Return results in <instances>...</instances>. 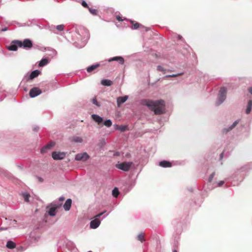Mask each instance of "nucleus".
<instances>
[{
	"instance_id": "aec40b11",
	"label": "nucleus",
	"mask_w": 252,
	"mask_h": 252,
	"mask_svg": "<svg viewBox=\"0 0 252 252\" xmlns=\"http://www.w3.org/2000/svg\"><path fill=\"white\" fill-rule=\"evenodd\" d=\"M159 165L162 167H170L172 166V163L167 160H162L159 162Z\"/></svg>"
},
{
	"instance_id": "9d476101",
	"label": "nucleus",
	"mask_w": 252,
	"mask_h": 252,
	"mask_svg": "<svg viewBox=\"0 0 252 252\" xmlns=\"http://www.w3.org/2000/svg\"><path fill=\"white\" fill-rule=\"evenodd\" d=\"M89 158V155L86 152L77 154L75 157V159L77 161H86Z\"/></svg>"
},
{
	"instance_id": "0e129e2a",
	"label": "nucleus",
	"mask_w": 252,
	"mask_h": 252,
	"mask_svg": "<svg viewBox=\"0 0 252 252\" xmlns=\"http://www.w3.org/2000/svg\"><path fill=\"white\" fill-rule=\"evenodd\" d=\"M39 180L40 181H41L42 180V179L41 178H39Z\"/></svg>"
},
{
	"instance_id": "4be33fe9",
	"label": "nucleus",
	"mask_w": 252,
	"mask_h": 252,
	"mask_svg": "<svg viewBox=\"0 0 252 252\" xmlns=\"http://www.w3.org/2000/svg\"><path fill=\"white\" fill-rule=\"evenodd\" d=\"M224 182L223 181H220L218 183H216V182L214 183L211 187L208 188V189L211 190L215 188H217L218 187H221L224 184Z\"/></svg>"
},
{
	"instance_id": "864d4df0",
	"label": "nucleus",
	"mask_w": 252,
	"mask_h": 252,
	"mask_svg": "<svg viewBox=\"0 0 252 252\" xmlns=\"http://www.w3.org/2000/svg\"><path fill=\"white\" fill-rule=\"evenodd\" d=\"M177 37H178V39H180V40H181L183 38L182 36L181 35H178Z\"/></svg>"
},
{
	"instance_id": "09e8293b",
	"label": "nucleus",
	"mask_w": 252,
	"mask_h": 252,
	"mask_svg": "<svg viewBox=\"0 0 252 252\" xmlns=\"http://www.w3.org/2000/svg\"><path fill=\"white\" fill-rule=\"evenodd\" d=\"M5 97V95L4 96H3V94L0 96V101H1Z\"/></svg>"
},
{
	"instance_id": "58836bf2",
	"label": "nucleus",
	"mask_w": 252,
	"mask_h": 252,
	"mask_svg": "<svg viewBox=\"0 0 252 252\" xmlns=\"http://www.w3.org/2000/svg\"><path fill=\"white\" fill-rule=\"evenodd\" d=\"M49 51L51 52L50 56H52V57L56 56L57 55V52L54 49H49Z\"/></svg>"
},
{
	"instance_id": "4c0bfd02",
	"label": "nucleus",
	"mask_w": 252,
	"mask_h": 252,
	"mask_svg": "<svg viewBox=\"0 0 252 252\" xmlns=\"http://www.w3.org/2000/svg\"><path fill=\"white\" fill-rule=\"evenodd\" d=\"M116 19L119 21V22H123V21H126V22H128V19H126V18H124V19H122V17L119 15H117L116 16Z\"/></svg>"
},
{
	"instance_id": "e433bc0d",
	"label": "nucleus",
	"mask_w": 252,
	"mask_h": 252,
	"mask_svg": "<svg viewBox=\"0 0 252 252\" xmlns=\"http://www.w3.org/2000/svg\"><path fill=\"white\" fill-rule=\"evenodd\" d=\"M48 29L51 32H53L55 33H58V32H56V29L55 26H54V25L49 26Z\"/></svg>"
},
{
	"instance_id": "c9c22d12",
	"label": "nucleus",
	"mask_w": 252,
	"mask_h": 252,
	"mask_svg": "<svg viewBox=\"0 0 252 252\" xmlns=\"http://www.w3.org/2000/svg\"><path fill=\"white\" fill-rule=\"evenodd\" d=\"M64 25L63 24L59 25L56 26V29L59 32L63 31L64 30Z\"/></svg>"
},
{
	"instance_id": "2eb2a0df",
	"label": "nucleus",
	"mask_w": 252,
	"mask_h": 252,
	"mask_svg": "<svg viewBox=\"0 0 252 252\" xmlns=\"http://www.w3.org/2000/svg\"><path fill=\"white\" fill-rule=\"evenodd\" d=\"M240 121V120H236L231 126H230L228 127L224 128L222 129V132L224 133H226L228 132L231 130L232 129H233L239 123Z\"/></svg>"
},
{
	"instance_id": "dca6fc26",
	"label": "nucleus",
	"mask_w": 252,
	"mask_h": 252,
	"mask_svg": "<svg viewBox=\"0 0 252 252\" xmlns=\"http://www.w3.org/2000/svg\"><path fill=\"white\" fill-rule=\"evenodd\" d=\"M127 99V95L118 97L117 99V103L118 106L120 107L121 105L125 102Z\"/></svg>"
},
{
	"instance_id": "393cba45",
	"label": "nucleus",
	"mask_w": 252,
	"mask_h": 252,
	"mask_svg": "<svg viewBox=\"0 0 252 252\" xmlns=\"http://www.w3.org/2000/svg\"><path fill=\"white\" fill-rule=\"evenodd\" d=\"M6 246L7 248L9 249H14V248H15L16 247V244L15 243L13 242L11 240H8L7 242V243H6Z\"/></svg>"
},
{
	"instance_id": "a19ab883",
	"label": "nucleus",
	"mask_w": 252,
	"mask_h": 252,
	"mask_svg": "<svg viewBox=\"0 0 252 252\" xmlns=\"http://www.w3.org/2000/svg\"><path fill=\"white\" fill-rule=\"evenodd\" d=\"M184 74L183 72H181L177 74H169L170 77H176L180 75H182Z\"/></svg>"
},
{
	"instance_id": "ea45409f",
	"label": "nucleus",
	"mask_w": 252,
	"mask_h": 252,
	"mask_svg": "<svg viewBox=\"0 0 252 252\" xmlns=\"http://www.w3.org/2000/svg\"><path fill=\"white\" fill-rule=\"evenodd\" d=\"M137 239L142 242L144 241V235L142 233L139 234L137 236Z\"/></svg>"
},
{
	"instance_id": "79ce46f5",
	"label": "nucleus",
	"mask_w": 252,
	"mask_h": 252,
	"mask_svg": "<svg viewBox=\"0 0 252 252\" xmlns=\"http://www.w3.org/2000/svg\"><path fill=\"white\" fill-rule=\"evenodd\" d=\"M81 4L83 7H84L85 8H87L88 9V7H89V6H88V4L86 2V1L85 0H82V2H81Z\"/></svg>"
},
{
	"instance_id": "5fc2aeb1",
	"label": "nucleus",
	"mask_w": 252,
	"mask_h": 252,
	"mask_svg": "<svg viewBox=\"0 0 252 252\" xmlns=\"http://www.w3.org/2000/svg\"><path fill=\"white\" fill-rule=\"evenodd\" d=\"M39 129V127L38 126L34 127L33 128V130L34 131H37Z\"/></svg>"
},
{
	"instance_id": "a878e982",
	"label": "nucleus",
	"mask_w": 252,
	"mask_h": 252,
	"mask_svg": "<svg viewBox=\"0 0 252 252\" xmlns=\"http://www.w3.org/2000/svg\"><path fill=\"white\" fill-rule=\"evenodd\" d=\"M252 100H249L248 103L247 108L246 110V113L249 114L250 113L252 110Z\"/></svg>"
},
{
	"instance_id": "473e14b6",
	"label": "nucleus",
	"mask_w": 252,
	"mask_h": 252,
	"mask_svg": "<svg viewBox=\"0 0 252 252\" xmlns=\"http://www.w3.org/2000/svg\"><path fill=\"white\" fill-rule=\"evenodd\" d=\"M119 194V191L117 188L115 187L112 190V195L115 197H117Z\"/></svg>"
},
{
	"instance_id": "37998d69",
	"label": "nucleus",
	"mask_w": 252,
	"mask_h": 252,
	"mask_svg": "<svg viewBox=\"0 0 252 252\" xmlns=\"http://www.w3.org/2000/svg\"><path fill=\"white\" fill-rule=\"evenodd\" d=\"M93 103L98 107L100 106L99 103L97 101V100L95 98H94L93 99Z\"/></svg>"
},
{
	"instance_id": "13d9d810",
	"label": "nucleus",
	"mask_w": 252,
	"mask_h": 252,
	"mask_svg": "<svg viewBox=\"0 0 252 252\" xmlns=\"http://www.w3.org/2000/svg\"><path fill=\"white\" fill-rule=\"evenodd\" d=\"M171 71H172V70H171V69H166V72H171Z\"/></svg>"
},
{
	"instance_id": "a211bd4d",
	"label": "nucleus",
	"mask_w": 252,
	"mask_h": 252,
	"mask_svg": "<svg viewBox=\"0 0 252 252\" xmlns=\"http://www.w3.org/2000/svg\"><path fill=\"white\" fill-rule=\"evenodd\" d=\"M72 204V200L70 198L67 199L63 205V208L65 211H68L70 210Z\"/></svg>"
},
{
	"instance_id": "7ed1b4c3",
	"label": "nucleus",
	"mask_w": 252,
	"mask_h": 252,
	"mask_svg": "<svg viewBox=\"0 0 252 252\" xmlns=\"http://www.w3.org/2000/svg\"><path fill=\"white\" fill-rule=\"evenodd\" d=\"M62 205V204L58 201H55L53 202L49 206H47V208H49V210L48 211V215L51 217H54L56 216V210L60 208Z\"/></svg>"
},
{
	"instance_id": "49530a36",
	"label": "nucleus",
	"mask_w": 252,
	"mask_h": 252,
	"mask_svg": "<svg viewBox=\"0 0 252 252\" xmlns=\"http://www.w3.org/2000/svg\"><path fill=\"white\" fill-rule=\"evenodd\" d=\"M59 200L60 201H63L64 200V197L63 196H60Z\"/></svg>"
},
{
	"instance_id": "e2e57ef3",
	"label": "nucleus",
	"mask_w": 252,
	"mask_h": 252,
	"mask_svg": "<svg viewBox=\"0 0 252 252\" xmlns=\"http://www.w3.org/2000/svg\"><path fill=\"white\" fill-rule=\"evenodd\" d=\"M22 26H26V24H24L23 25H22Z\"/></svg>"
},
{
	"instance_id": "6e6552de",
	"label": "nucleus",
	"mask_w": 252,
	"mask_h": 252,
	"mask_svg": "<svg viewBox=\"0 0 252 252\" xmlns=\"http://www.w3.org/2000/svg\"><path fill=\"white\" fill-rule=\"evenodd\" d=\"M128 22H129L131 24V29L132 30H137L138 28H140L141 29H144L145 31L149 30V28L145 27L137 22H135L134 21L128 20Z\"/></svg>"
},
{
	"instance_id": "7c9ffc66",
	"label": "nucleus",
	"mask_w": 252,
	"mask_h": 252,
	"mask_svg": "<svg viewBox=\"0 0 252 252\" xmlns=\"http://www.w3.org/2000/svg\"><path fill=\"white\" fill-rule=\"evenodd\" d=\"M230 155V153L226 151V149H225L223 151L220 155V159H222L223 156L224 155L226 157H227Z\"/></svg>"
},
{
	"instance_id": "b1692460",
	"label": "nucleus",
	"mask_w": 252,
	"mask_h": 252,
	"mask_svg": "<svg viewBox=\"0 0 252 252\" xmlns=\"http://www.w3.org/2000/svg\"><path fill=\"white\" fill-rule=\"evenodd\" d=\"M101 84L104 86H110L112 84V82L108 79H104L101 81Z\"/></svg>"
},
{
	"instance_id": "9b49d317",
	"label": "nucleus",
	"mask_w": 252,
	"mask_h": 252,
	"mask_svg": "<svg viewBox=\"0 0 252 252\" xmlns=\"http://www.w3.org/2000/svg\"><path fill=\"white\" fill-rule=\"evenodd\" d=\"M42 93L41 90L37 87L32 88L29 92L30 96L31 98L35 97Z\"/></svg>"
},
{
	"instance_id": "603ef678",
	"label": "nucleus",
	"mask_w": 252,
	"mask_h": 252,
	"mask_svg": "<svg viewBox=\"0 0 252 252\" xmlns=\"http://www.w3.org/2000/svg\"><path fill=\"white\" fill-rule=\"evenodd\" d=\"M7 30H8V28L7 27H5L4 28L2 29L1 31L5 32V31H7Z\"/></svg>"
},
{
	"instance_id": "f3484780",
	"label": "nucleus",
	"mask_w": 252,
	"mask_h": 252,
	"mask_svg": "<svg viewBox=\"0 0 252 252\" xmlns=\"http://www.w3.org/2000/svg\"><path fill=\"white\" fill-rule=\"evenodd\" d=\"M54 145V143L50 142L45 146L43 147L41 149V153H44L47 150L50 149Z\"/></svg>"
},
{
	"instance_id": "2f4dec72",
	"label": "nucleus",
	"mask_w": 252,
	"mask_h": 252,
	"mask_svg": "<svg viewBox=\"0 0 252 252\" xmlns=\"http://www.w3.org/2000/svg\"><path fill=\"white\" fill-rule=\"evenodd\" d=\"M103 124L106 126L109 127L112 126V122L110 119H107L105 121H104Z\"/></svg>"
},
{
	"instance_id": "0eeeda50",
	"label": "nucleus",
	"mask_w": 252,
	"mask_h": 252,
	"mask_svg": "<svg viewBox=\"0 0 252 252\" xmlns=\"http://www.w3.org/2000/svg\"><path fill=\"white\" fill-rule=\"evenodd\" d=\"M20 48H23L25 49H31L33 46V43L32 41L29 39H25L23 41L20 40Z\"/></svg>"
},
{
	"instance_id": "f257e3e1",
	"label": "nucleus",
	"mask_w": 252,
	"mask_h": 252,
	"mask_svg": "<svg viewBox=\"0 0 252 252\" xmlns=\"http://www.w3.org/2000/svg\"><path fill=\"white\" fill-rule=\"evenodd\" d=\"M141 104L147 106L151 111H154L156 115H160L165 113L164 101L162 99L152 100L150 99H143Z\"/></svg>"
},
{
	"instance_id": "412c9836",
	"label": "nucleus",
	"mask_w": 252,
	"mask_h": 252,
	"mask_svg": "<svg viewBox=\"0 0 252 252\" xmlns=\"http://www.w3.org/2000/svg\"><path fill=\"white\" fill-rule=\"evenodd\" d=\"M49 63V60L46 58H42L38 63L39 67H43L47 65Z\"/></svg>"
},
{
	"instance_id": "3c124183",
	"label": "nucleus",
	"mask_w": 252,
	"mask_h": 252,
	"mask_svg": "<svg viewBox=\"0 0 252 252\" xmlns=\"http://www.w3.org/2000/svg\"><path fill=\"white\" fill-rule=\"evenodd\" d=\"M169 76L170 75H169V74L168 75H165V76H164V77H162V79H165L167 78L170 77Z\"/></svg>"
},
{
	"instance_id": "20e7f679",
	"label": "nucleus",
	"mask_w": 252,
	"mask_h": 252,
	"mask_svg": "<svg viewBox=\"0 0 252 252\" xmlns=\"http://www.w3.org/2000/svg\"><path fill=\"white\" fill-rule=\"evenodd\" d=\"M227 89L225 87H221L218 95V100L216 102L217 105H220L226 99Z\"/></svg>"
},
{
	"instance_id": "c03bdc74",
	"label": "nucleus",
	"mask_w": 252,
	"mask_h": 252,
	"mask_svg": "<svg viewBox=\"0 0 252 252\" xmlns=\"http://www.w3.org/2000/svg\"><path fill=\"white\" fill-rule=\"evenodd\" d=\"M248 169H249V168H248V166L247 165H245V166H243V167L241 168V169H240V170H241L242 171H246V170H248Z\"/></svg>"
},
{
	"instance_id": "39448f33",
	"label": "nucleus",
	"mask_w": 252,
	"mask_h": 252,
	"mask_svg": "<svg viewBox=\"0 0 252 252\" xmlns=\"http://www.w3.org/2000/svg\"><path fill=\"white\" fill-rule=\"evenodd\" d=\"M132 162H124L120 163H118L116 165V167L124 171H128L131 165Z\"/></svg>"
},
{
	"instance_id": "de8ad7c7",
	"label": "nucleus",
	"mask_w": 252,
	"mask_h": 252,
	"mask_svg": "<svg viewBox=\"0 0 252 252\" xmlns=\"http://www.w3.org/2000/svg\"><path fill=\"white\" fill-rule=\"evenodd\" d=\"M249 92L252 95V87H249L248 89Z\"/></svg>"
},
{
	"instance_id": "bb28decb",
	"label": "nucleus",
	"mask_w": 252,
	"mask_h": 252,
	"mask_svg": "<svg viewBox=\"0 0 252 252\" xmlns=\"http://www.w3.org/2000/svg\"><path fill=\"white\" fill-rule=\"evenodd\" d=\"M126 128H127V126H123V125L119 126V125H117L115 126V129L120 130L122 132L125 131L126 130Z\"/></svg>"
},
{
	"instance_id": "052dcab7",
	"label": "nucleus",
	"mask_w": 252,
	"mask_h": 252,
	"mask_svg": "<svg viewBox=\"0 0 252 252\" xmlns=\"http://www.w3.org/2000/svg\"><path fill=\"white\" fill-rule=\"evenodd\" d=\"M172 252H177V251L176 250H173Z\"/></svg>"
},
{
	"instance_id": "f03ea898",
	"label": "nucleus",
	"mask_w": 252,
	"mask_h": 252,
	"mask_svg": "<svg viewBox=\"0 0 252 252\" xmlns=\"http://www.w3.org/2000/svg\"><path fill=\"white\" fill-rule=\"evenodd\" d=\"M108 214L109 213H106V211H104L103 212L96 215L90 223V228L92 229L97 228L99 226L101 222V220L99 219V218L102 216V217L101 220H103L105 218Z\"/></svg>"
},
{
	"instance_id": "cd10ccee",
	"label": "nucleus",
	"mask_w": 252,
	"mask_h": 252,
	"mask_svg": "<svg viewBox=\"0 0 252 252\" xmlns=\"http://www.w3.org/2000/svg\"><path fill=\"white\" fill-rule=\"evenodd\" d=\"M215 172H214L212 173L209 177L208 178V188L209 187H211L212 185H211L212 182L213 181V179L215 176Z\"/></svg>"
},
{
	"instance_id": "72a5a7b5",
	"label": "nucleus",
	"mask_w": 252,
	"mask_h": 252,
	"mask_svg": "<svg viewBox=\"0 0 252 252\" xmlns=\"http://www.w3.org/2000/svg\"><path fill=\"white\" fill-rule=\"evenodd\" d=\"M157 69L158 71L162 72L163 74L166 73V69L160 65L157 66Z\"/></svg>"
},
{
	"instance_id": "ddd939ff",
	"label": "nucleus",
	"mask_w": 252,
	"mask_h": 252,
	"mask_svg": "<svg viewBox=\"0 0 252 252\" xmlns=\"http://www.w3.org/2000/svg\"><path fill=\"white\" fill-rule=\"evenodd\" d=\"M41 73V71L38 70H34L32 71L30 74L26 78L27 81L32 80L37 77Z\"/></svg>"
},
{
	"instance_id": "423d86ee",
	"label": "nucleus",
	"mask_w": 252,
	"mask_h": 252,
	"mask_svg": "<svg viewBox=\"0 0 252 252\" xmlns=\"http://www.w3.org/2000/svg\"><path fill=\"white\" fill-rule=\"evenodd\" d=\"M20 40H14L11 42L9 45L7 46V49L9 51H16L18 47H20Z\"/></svg>"
},
{
	"instance_id": "5701e85b",
	"label": "nucleus",
	"mask_w": 252,
	"mask_h": 252,
	"mask_svg": "<svg viewBox=\"0 0 252 252\" xmlns=\"http://www.w3.org/2000/svg\"><path fill=\"white\" fill-rule=\"evenodd\" d=\"M100 66V64L99 63H97L94 64H92L87 68V71L88 72H91L96 69L97 67Z\"/></svg>"
},
{
	"instance_id": "6ab92c4d",
	"label": "nucleus",
	"mask_w": 252,
	"mask_h": 252,
	"mask_svg": "<svg viewBox=\"0 0 252 252\" xmlns=\"http://www.w3.org/2000/svg\"><path fill=\"white\" fill-rule=\"evenodd\" d=\"M92 118L98 124H100L103 122V118L97 114H93Z\"/></svg>"
},
{
	"instance_id": "c756f323",
	"label": "nucleus",
	"mask_w": 252,
	"mask_h": 252,
	"mask_svg": "<svg viewBox=\"0 0 252 252\" xmlns=\"http://www.w3.org/2000/svg\"><path fill=\"white\" fill-rule=\"evenodd\" d=\"M72 141L75 143H82L83 142V139L80 137L74 136L72 138Z\"/></svg>"
},
{
	"instance_id": "4468645a",
	"label": "nucleus",
	"mask_w": 252,
	"mask_h": 252,
	"mask_svg": "<svg viewBox=\"0 0 252 252\" xmlns=\"http://www.w3.org/2000/svg\"><path fill=\"white\" fill-rule=\"evenodd\" d=\"M108 61L111 62L112 61H117L120 64H123L125 63L124 59L121 56H116L108 59Z\"/></svg>"
},
{
	"instance_id": "bf43d9fd",
	"label": "nucleus",
	"mask_w": 252,
	"mask_h": 252,
	"mask_svg": "<svg viewBox=\"0 0 252 252\" xmlns=\"http://www.w3.org/2000/svg\"><path fill=\"white\" fill-rule=\"evenodd\" d=\"M69 246H70V247H71L70 249H72V248H71V245L68 243V244H67V246H69Z\"/></svg>"
},
{
	"instance_id": "f8f14e48",
	"label": "nucleus",
	"mask_w": 252,
	"mask_h": 252,
	"mask_svg": "<svg viewBox=\"0 0 252 252\" xmlns=\"http://www.w3.org/2000/svg\"><path fill=\"white\" fill-rule=\"evenodd\" d=\"M78 35L80 36L81 40L85 41L89 36V32L88 30L85 29H81L80 32L78 31Z\"/></svg>"
},
{
	"instance_id": "6e6d98bb",
	"label": "nucleus",
	"mask_w": 252,
	"mask_h": 252,
	"mask_svg": "<svg viewBox=\"0 0 252 252\" xmlns=\"http://www.w3.org/2000/svg\"><path fill=\"white\" fill-rule=\"evenodd\" d=\"M69 243L71 245V248H73L74 247V244L72 242H69Z\"/></svg>"
},
{
	"instance_id": "4d7b16f0",
	"label": "nucleus",
	"mask_w": 252,
	"mask_h": 252,
	"mask_svg": "<svg viewBox=\"0 0 252 252\" xmlns=\"http://www.w3.org/2000/svg\"><path fill=\"white\" fill-rule=\"evenodd\" d=\"M188 190L191 192L193 190V189L192 188H191L189 189Z\"/></svg>"
},
{
	"instance_id": "680f3d73",
	"label": "nucleus",
	"mask_w": 252,
	"mask_h": 252,
	"mask_svg": "<svg viewBox=\"0 0 252 252\" xmlns=\"http://www.w3.org/2000/svg\"><path fill=\"white\" fill-rule=\"evenodd\" d=\"M84 44H85V43H84V44L82 46H80V48H81L82 47L84 46Z\"/></svg>"
},
{
	"instance_id": "a18cd8bd",
	"label": "nucleus",
	"mask_w": 252,
	"mask_h": 252,
	"mask_svg": "<svg viewBox=\"0 0 252 252\" xmlns=\"http://www.w3.org/2000/svg\"><path fill=\"white\" fill-rule=\"evenodd\" d=\"M10 221L11 222L10 223V224H16V222H17V221L16 220H11Z\"/></svg>"
},
{
	"instance_id": "1a4fd4ad",
	"label": "nucleus",
	"mask_w": 252,
	"mask_h": 252,
	"mask_svg": "<svg viewBox=\"0 0 252 252\" xmlns=\"http://www.w3.org/2000/svg\"><path fill=\"white\" fill-rule=\"evenodd\" d=\"M66 155L65 152H53L52 157L54 160H61L64 158Z\"/></svg>"
},
{
	"instance_id": "69168bd1",
	"label": "nucleus",
	"mask_w": 252,
	"mask_h": 252,
	"mask_svg": "<svg viewBox=\"0 0 252 252\" xmlns=\"http://www.w3.org/2000/svg\"><path fill=\"white\" fill-rule=\"evenodd\" d=\"M92 252V251H89V252Z\"/></svg>"
},
{
	"instance_id": "f704fd0d",
	"label": "nucleus",
	"mask_w": 252,
	"mask_h": 252,
	"mask_svg": "<svg viewBox=\"0 0 252 252\" xmlns=\"http://www.w3.org/2000/svg\"><path fill=\"white\" fill-rule=\"evenodd\" d=\"M88 10L93 15H96L97 14V10L91 7H88Z\"/></svg>"
},
{
	"instance_id": "c85d7f7f",
	"label": "nucleus",
	"mask_w": 252,
	"mask_h": 252,
	"mask_svg": "<svg viewBox=\"0 0 252 252\" xmlns=\"http://www.w3.org/2000/svg\"><path fill=\"white\" fill-rule=\"evenodd\" d=\"M22 196L26 202H29V197H30V194L28 192H24L22 193Z\"/></svg>"
},
{
	"instance_id": "8fccbe9b",
	"label": "nucleus",
	"mask_w": 252,
	"mask_h": 252,
	"mask_svg": "<svg viewBox=\"0 0 252 252\" xmlns=\"http://www.w3.org/2000/svg\"><path fill=\"white\" fill-rule=\"evenodd\" d=\"M7 229V227H0V230H5Z\"/></svg>"
}]
</instances>
